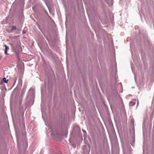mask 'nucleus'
Here are the masks:
<instances>
[{
    "label": "nucleus",
    "mask_w": 154,
    "mask_h": 154,
    "mask_svg": "<svg viewBox=\"0 0 154 154\" xmlns=\"http://www.w3.org/2000/svg\"><path fill=\"white\" fill-rule=\"evenodd\" d=\"M16 25L17 26V28H19V27L20 26H22V25L21 24H16Z\"/></svg>",
    "instance_id": "nucleus-5"
},
{
    "label": "nucleus",
    "mask_w": 154,
    "mask_h": 154,
    "mask_svg": "<svg viewBox=\"0 0 154 154\" xmlns=\"http://www.w3.org/2000/svg\"><path fill=\"white\" fill-rule=\"evenodd\" d=\"M3 80L4 82L5 83H7V82L8 80H6V78H3Z\"/></svg>",
    "instance_id": "nucleus-4"
},
{
    "label": "nucleus",
    "mask_w": 154,
    "mask_h": 154,
    "mask_svg": "<svg viewBox=\"0 0 154 154\" xmlns=\"http://www.w3.org/2000/svg\"><path fill=\"white\" fill-rule=\"evenodd\" d=\"M16 79H15L14 80V83H15V82H16Z\"/></svg>",
    "instance_id": "nucleus-8"
},
{
    "label": "nucleus",
    "mask_w": 154,
    "mask_h": 154,
    "mask_svg": "<svg viewBox=\"0 0 154 154\" xmlns=\"http://www.w3.org/2000/svg\"><path fill=\"white\" fill-rule=\"evenodd\" d=\"M136 102V100H133V101H131L130 102L129 105L131 106H133L135 104Z\"/></svg>",
    "instance_id": "nucleus-2"
},
{
    "label": "nucleus",
    "mask_w": 154,
    "mask_h": 154,
    "mask_svg": "<svg viewBox=\"0 0 154 154\" xmlns=\"http://www.w3.org/2000/svg\"><path fill=\"white\" fill-rule=\"evenodd\" d=\"M23 33H26V32L25 31H23Z\"/></svg>",
    "instance_id": "nucleus-6"
},
{
    "label": "nucleus",
    "mask_w": 154,
    "mask_h": 154,
    "mask_svg": "<svg viewBox=\"0 0 154 154\" xmlns=\"http://www.w3.org/2000/svg\"><path fill=\"white\" fill-rule=\"evenodd\" d=\"M83 131V132L84 133H86V131L84 130H82Z\"/></svg>",
    "instance_id": "nucleus-7"
},
{
    "label": "nucleus",
    "mask_w": 154,
    "mask_h": 154,
    "mask_svg": "<svg viewBox=\"0 0 154 154\" xmlns=\"http://www.w3.org/2000/svg\"><path fill=\"white\" fill-rule=\"evenodd\" d=\"M12 30H17V31H19L21 30V26H20L19 28H17V27L15 26H11Z\"/></svg>",
    "instance_id": "nucleus-1"
},
{
    "label": "nucleus",
    "mask_w": 154,
    "mask_h": 154,
    "mask_svg": "<svg viewBox=\"0 0 154 154\" xmlns=\"http://www.w3.org/2000/svg\"><path fill=\"white\" fill-rule=\"evenodd\" d=\"M5 53L6 55H8V54L7 53V50L9 49V48L5 44Z\"/></svg>",
    "instance_id": "nucleus-3"
}]
</instances>
